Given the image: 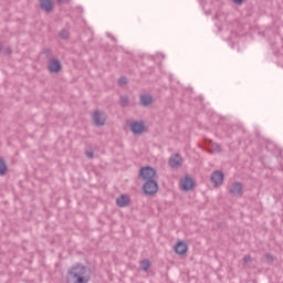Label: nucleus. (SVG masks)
<instances>
[{
  "instance_id": "obj_15",
  "label": "nucleus",
  "mask_w": 283,
  "mask_h": 283,
  "mask_svg": "<svg viewBox=\"0 0 283 283\" xmlns=\"http://www.w3.org/2000/svg\"><path fill=\"white\" fill-rule=\"evenodd\" d=\"M6 174H8V164L3 157H0V176H6Z\"/></svg>"
},
{
  "instance_id": "obj_21",
  "label": "nucleus",
  "mask_w": 283,
  "mask_h": 283,
  "mask_svg": "<svg viewBox=\"0 0 283 283\" xmlns=\"http://www.w3.org/2000/svg\"><path fill=\"white\" fill-rule=\"evenodd\" d=\"M118 85H120V86L127 85V77H125V76L119 77Z\"/></svg>"
},
{
  "instance_id": "obj_3",
  "label": "nucleus",
  "mask_w": 283,
  "mask_h": 283,
  "mask_svg": "<svg viewBox=\"0 0 283 283\" xmlns=\"http://www.w3.org/2000/svg\"><path fill=\"white\" fill-rule=\"evenodd\" d=\"M139 178L142 180H145V182L147 180H155L154 178H156V169H154L150 166H146V167L140 168Z\"/></svg>"
},
{
  "instance_id": "obj_4",
  "label": "nucleus",
  "mask_w": 283,
  "mask_h": 283,
  "mask_svg": "<svg viewBox=\"0 0 283 283\" xmlns=\"http://www.w3.org/2000/svg\"><path fill=\"white\" fill-rule=\"evenodd\" d=\"M210 181L214 187H222V184L224 182V172H222V170L212 171Z\"/></svg>"
},
{
  "instance_id": "obj_24",
  "label": "nucleus",
  "mask_w": 283,
  "mask_h": 283,
  "mask_svg": "<svg viewBox=\"0 0 283 283\" xmlns=\"http://www.w3.org/2000/svg\"><path fill=\"white\" fill-rule=\"evenodd\" d=\"M251 255H245V256H243V262L245 263V264H248V262H251Z\"/></svg>"
},
{
  "instance_id": "obj_27",
  "label": "nucleus",
  "mask_w": 283,
  "mask_h": 283,
  "mask_svg": "<svg viewBox=\"0 0 283 283\" xmlns=\"http://www.w3.org/2000/svg\"><path fill=\"white\" fill-rule=\"evenodd\" d=\"M3 50V44L0 42V52Z\"/></svg>"
},
{
  "instance_id": "obj_7",
  "label": "nucleus",
  "mask_w": 283,
  "mask_h": 283,
  "mask_svg": "<svg viewBox=\"0 0 283 283\" xmlns=\"http://www.w3.org/2000/svg\"><path fill=\"white\" fill-rule=\"evenodd\" d=\"M93 123L96 127H103L105 125V122L107 120L105 118V115L101 111H95L93 113Z\"/></svg>"
},
{
  "instance_id": "obj_18",
  "label": "nucleus",
  "mask_w": 283,
  "mask_h": 283,
  "mask_svg": "<svg viewBox=\"0 0 283 283\" xmlns=\"http://www.w3.org/2000/svg\"><path fill=\"white\" fill-rule=\"evenodd\" d=\"M59 36H60V39H63L64 41H67V39H70V31L67 29H62L59 32Z\"/></svg>"
},
{
  "instance_id": "obj_9",
  "label": "nucleus",
  "mask_w": 283,
  "mask_h": 283,
  "mask_svg": "<svg viewBox=\"0 0 283 283\" xmlns=\"http://www.w3.org/2000/svg\"><path fill=\"white\" fill-rule=\"evenodd\" d=\"M168 165L172 169H178L179 167H182V157L180 156V154L172 155L169 158Z\"/></svg>"
},
{
  "instance_id": "obj_10",
  "label": "nucleus",
  "mask_w": 283,
  "mask_h": 283,
  "mask_svg": "<svg viewBox=\"0 0 283 283\" xmlns=\"http://www.w3.org/2000/svg\"><path fill=\"white\" fill-rule=\"evenodd\" d=\"M180 185L182 191H191V189H193V178L185 177L184 179H180Z\"/></svg>"
},
{
  "instance_id": "obj_19",
  "label": "nucleus",
  "mask_w": 283,
  "mask_h": 283,
  "mask_svg": "<svg viewBox=\"0 0 283 283\" xmlns=\"http://www.w3.org/2000/svg\"><path fill=\"white\" fill-rule=\"evenodd\" d=\"M41 54L45 56V59H49L50 61V59H52V49H43L41 51Z\"/></svg>"
},
{
  "instance_id": "obj_11",
  "label": "nucleus",
  "mask_w": 283,
  "mask_h": 283,
  "mask_svg": "<svg viewBox=\"0 0 283 283\" xmlns=\"http://www.w3.org/2000/svg\"><path fill=\"white\" fill-rule=\"evenodd\" d=\"M154 103V96L150 94H142L139 96V105L140 107H149Z\"/></svg>"
},
{
  "instance_id": "obj_26",
  "label": "nucleus",
  "mask_w": 283,
  "mask_h": 283,
  "mask_svg": "<svg viewBox=\"0 0 283 283\" xmlns=\"http://www.w3.org/2000/svg\"><path fill=\"white\" fill-rule=\"evenodd\" d=\"M4 54H12V49L11 48H7L4 50Z\"/></svg>"
},
{
  "instance_id": "obj_12",
  "label": "nucleus",
  "mask_w": 283,
  "mask_h": 283,
  "mask_svg": "<svg viewBox=\"0 0 283 283\" xmlns=\"http://www.w3.org/2000/svg\"><path fill=\"white\" fill-rule=\"evenodd\" d=\"M39 6L44 12H52L54 10V2L52 0H39Z\"/></svg>"
},
{
  "instance_id": "obj_6",
  "label": "nucleus",
  "mask_w": 283,
  "mask_h": 283,
  "mask_svg": "<svg viewBox=\"0 0 283 283\" xmlns=\"http://www.w3.org/2000/svg\"><path fill=\"white\" fill-rule=\"evenodd\" d=\"M229 193H231V196L241 198V196L244 195V186H242V182L235 181L230 186Z\"/></svg>"
},
{
  "instance_id": "obj_14",
  "label": "nucleus",
  "mask_w": 283,
  "mask_h": 283,
  "mask_svg": "<svg viewBox=\"0 0 283 283\" xmlns=\"http://www.w3.org/2000/svg\"><path fill=\"white\" fill-rule=\"evenodd\" d=\"M129 202H132V199L127 195H120L116 198L117 207H129Z\"/></svg>"
},
{
  "instance_id": "obj_22",
  "label": "nucleus",
  "mask_w": 283,
  "mask_h": 283,
  "mask_svg": "<svg viewBox=\"0 0 283 283\" xmlns=\"http://www.w3.org/2000/svg\"><path fill=\"white\" fill-rule=\"evenodd\" d=\"M213 151H221L220 144H212Z\"/></svg>"
},
{
  "instance_id": "obj_16",
  "label": "nucleus",
  "mask_w": 283,
  "mask_h": 283,
  "mask_svg": "<svg viewBox=\"0 0 283 283\" xmlns=\"http://www.w3.org/2000/svg\"><path fill=\"white\" fill-rule=\"evenodd\" d=\"M150 268H151V261H149V259H144L140 261L142 271H149Z\"/></svg>"
},
{
  "instance_id": "obj_13",
  "label": "nucleus",
  "mask_w": 283,
  "mask_h": 283,
  "mask_svg": "<svg viewBox=\"0 0 283 283\" xmlns=\"http://www.w3.org/2000/svg\"><path fill=\"white\" fill-rule=\"evenodd\" d=\"M175 253H177V255H185V253H187L188 251V247L187 243L185 241H178L175 247Z\"/></svg>"
},
{
  "instance_id": "obj_5",
  "label": "nucleus",
  "mask_w": 283,
  "mask_h": 283,
  "mask_svg": "<svg viewBox=\"0 0 283 283\" xmlns=\"http://www.w3.org/2000/svg\"><path fill=\"white\" fill-rule=\"evenodd\" d=\"M48 70L51 74H59L63 70L61 61L59 59H50Z\"/></svg>"
},
{
  "instance_id": "obj_25",
  "label": "nucleus",
  "mask_w": 283,
  "mask_h": 283,
  "mask_svg": "<svg viewBox=\"0 0 283 283\" xmlns=\"http://www.w3.org/2000/svg\"><path fill=\"white\" fill-rule=\"evenodd\" d=\"M233 3H235L237 6H242V3H244V0H232Z\"/></svg>"
},
{
  "instance_id": "obj_8",
  "label": "nucleus",
  "mask_w": 283,
  "mask_h": 283,
  "mask_svg": "<svg viewBox=\"0 0 283 283\" xmlns=\"http://www.w3.org/2000/svg\"><path fill=\"white\" fill-rule=\"evenodd\" d=\"M130 132H133V134L135 136H140V134H143V132H145V122H143V120L133 122L130 124Z\"/></svg>"
},
{
  "instance_id": "obj_2",
  "label": "nucleus",
  "mask_w": 283,
  "mask_h": 283,
  "mask_svg": "<svg viewBox=\"0 0 283 283\" xmlns=\"http://www.w3.org/2000/svg\"><path fill=\"white\" fill-rule=\"evenodd\" d=\"M142 189L145 196H154L158 193V181L156 179L147 180L144 182Z\"/></svg>"
},
{
  "instance_id": "obj_23",
  "label": "nucleus",
  "mask_w": 283,
  "mask_h": 283,
  "mask_svg": "<svg viewBox=\"0 0 283 283\" xmlns=\"http://www.w3.org/2000/svg\"><path fill=\"white\" fill-rule=\"evenodd\" d=\"M85 156H86V158H90L92 160V158H94V151L88 150L85 153Z\"/></svg>"
},
{
  "instance_id": "obj_20",
  "label": "nucleus",
  "mask_w": 283,
  "mask_h": 283,
  "mask_svg": "<svg viewBox=\"0 0 283 283\" xmlns=\"http://www.w3.org/2000/svg\"><path fill=\"white\" fill-rule=\"evenodd\" d=\"M264 258H265V262H268V264H273L275 262V256H273V254H271V253H265Z\"/></svg>"
},
{
  "instance_id": "obj_1",
  "label": "nucleus",
  "mask_w": 283,
  "mask_h": 283,
  "mask_svg": "<svg viewBox=\"0 0 283 283\" xmlns=\"http://www.w3.org/2000/svg\"><path fill=\"white\" fill-rule=\"evenodd\" d=\"M92 269L83 263H75L66 272V283H90Z\"/></svg>"
},
{
  "instance_id": "obj_17",
  "label": "nucleus",
  "mask_w": 283,
  "mask_h": 283,
  "mask_svg": "<svg viewBox=\"0 0 283 283\" xmlns=\"http://www.w3.org/2000/svg\"><path fill=\"white\" fill-rule=\"evenodd\" d=\"M119 105H120V107H129V96L122 95L119 97Z\"/></svg>"
}]
</instances>
